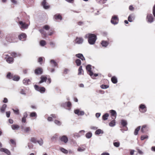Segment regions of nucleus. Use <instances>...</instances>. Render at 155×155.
<instances>
[{
    "label": "nucleus",
    "instance_id": "79ce46f5",
    "mask_svg": "<svg viewBox=\"0 0 155 155\" xmlns=\"http://www.w3.org/2000/svg\"><path fill=\"white\" fill-rule=\"evenodd\" d=\"M54 122L58 126L61 125V122L58 120H55L54 121Z\"/></svg>",
    "mask_w": 155,
    "mask_h": 155
},
{
    "label": "nucleus",
    "instance_id": "f3484780",
    "mask_svg": "<svg viewBox=\"0 0 155 155\" xmlns=\"http://www.w3.org/2000/svg\"><path fill=\"white\" fill-rule=\"evenodd\" d=\"M135 19V16L134 14H131L128 17V21L130 22H132Z\"/></svg>",
    "mask_w": 155,
    "mask_h": 155
},
{
    "label": "nucleus",
    "instance_id": "0eeeda50",
    "mask_svg": "<svg viewBox=\"0 0 155 155\" xmlns=\"http://www.w3.org/2000/svg\"><path fill=\"white\" fill-rule=\"evenodd\" d=\"M6 57L5 58L6 59V61L7 63L9 64H12L13 62L14 59L12 57H8V55H6Z\"/></svg>",
    "mask_w": 155,
    "mask_h": 155
},
{
    "label": "nucleus",
    "instance_id": "49530a36",
    "mask_svg": "<svg viewBox=\"0 0 155 155\" xmlns=\"http://www.w3.org/2000/svg\"><path fill=\"white\" fill-rule=\"evenodd\" d=\"M75 63L77 66H79L81 64V61L80 60L77 59L75 61Z\"/></svg>",
    "mask_w": 155,
    "mask_h": 155
},
{
    "label": "nucleus",
    "instance_id": "338daca9",
    "mask_svg": "<svg viewBox=\"0 0 155 155\" xmlns=\"http://www.w3.org/2000/svg\"><path fill=\"white\" fill-rule=\"evenodd\" d=\"M137 151L138 153L140 155H142L143 154V152L139 149H137Z\"/></svg>",
    "mask_w": 155,
    "mask_h": 155
},
{
    "label": "nucleus",
    "instance_id": "72a5a7b5",
    "mask_svg": "<svg viewBox=\"0 0 155 155\" xmlns=\"http://www.w3.org/2000/svg\"><path fill=\"white\" fill-rule=\"evenodd\" d=\"M10 142L12 145L15 147L16 146V142L15 139H11L10 140Z\"/></svg>",
    "mask_w": 155,
    "mask_h": 155
},
{
    "label": "nucleus",
    "instance_id": "37998d69",
    "mask_svg": "<svg viewBox=\"0 0 155 155\" xmlns=\"http://www.w3.org/2000/svg\"><path fill=\"white\" fill-rule=\"evenodd\" d=\"M103 131L101 129H99L96 130L95 132L96 134L99 135L101 134H103Z\"/></svg>",
    "mask_w": 155,
    "mask_h": 155
},
{
    "label": "nucleus",
    "instance_id": "7c9ffc66",
    "mask_svg": "<svg viewBox=\"0 0 155 155\" xmlns=\"http://www.w3.org/2000/svg\"><path fill=\"white\" fill-rule=\"evenodd\" d=\"M37 138L35 137H32L30 139V141L31 142L35 143H37Z\"/></svg>",
    "mask_w": 155,
    "mask_h": 155
},
{
    "label": "nucleus",
    "instance_id": "bb28decb",
    "mask_svg": "<svg viewBox=\"0 0 155 155\" xmlns=\"http://www.w3.org/2000/svg\"><path fill=\"white\" fill-rule=\"evenodd\" d=\"M6 107L7 105L6 104H4L2 105L0 109V111L2 113H4L5 112Z\"/></svg>",
    "mask_w": 155,
    "mask_h": 155
},
{
    "label": "nucleus",
    "instance_id": "69168bd1",
    "mask_svg": "<svg viewBox=\"0 0 155 155\" xmlns=\"http://www.w3.org/2000/svg\"><path fill=\"white\" fill-rule=\"evenodd\" d=\"M92 76H91V78L93 79H94V78L96 77L98 75V74H94L93 72L92 75Z\"/></svg>",
    "mask_w": 155,
    "mask_h": 155
},
{
    "label": "nucleus",
    "instance_id": "c85d7f7f",
    "mask_svg": "<svg viewBox=\"0 0 155 155\" xmlns=\"http://www.w3.org/2000/svg\"><path fill=\"white\" fill-rule=\"evenodd\" d=\"M30 116L31 117H35V118H36L37 116V114L35 112H33L30 114Z\"/></svg>",
    "mask_w": 155,
    "mask_h": 155
},
{
    "label": "nucleus",
    "instance_id": "bf43d9fd",
    "mask_svg": "<svg viewBox=\"0 0 155 155\" xmlns=\"http://www.w3.org/2000/svg\"><path fill=\"white\" fill-rule=\"evenodd\" d=\"M69 71L70 70L69 69L65 68L64 70V73L65 74H68Z\"/></svg>",
    "mask_w": 155,
    "mask_h": 155
},
{
    "label": "nucleus",
    "instance_id": "aec40b11",
    "mask_svg": "<svg viewBox=\"0 0 155 155\" xmlns=\"http://www.w3.org/2000/svg\"><path fill=\"white\" fill-rule=\"evenodd\" d=\"M75 56L77 58L81 59L82 61L85 60L84 57L83 55L79 53L76 54Z\"/></svg>",
    "mask_w": 155,
    "mask_h": 155
},
{
    "label": "nucleus",
    "instance_id": "ddd939ff",
    "mask_svg": "<svg viewBox=\"0 0 155 155\" xmlns=\"http://www.w3.org/2000/svg\"><path fill=\"white\" fill-rule=\"evenodd\" d=\"M121 125L123 127H125L124 130H127L128 129V128L127 127H126V126L127 124V121L125 120H122L121 121Z\"/></svg>",
    "mask_w": 155,
    "mask_h": 155
},
{
    "label": "nucleus",
    "instance_id": "a878e982",
    "mask_svg": "<svg viewBox=\"0 0 155 155\" xmlns=\"http://www.w3.org/2000/svg\"><path fill=\"white\" fill-rule=\"evenodd\" d=\"M26 37V35L24 33H22L20 35L18 36L19 39L22 40V39L25 38Z\"/></svg>",
    "mask_w": 155,
    "mask_h": 155
},
{
    "label": "nucleus",
    "instance_id": "e433bc0d",
    "mask_svg": "<svg viewBox=\"0 0 155 155\" xmlns=\"http://www.w3.org/2000/svg\"><path fill=\"white\" fill-rule=\"evenodd\" d=\"M109 125L110 127H113L115 125V121L114 120H112L109 124Z\"/></svg>",
    "mask_w": 155,
    "mask_h": 155
},
{
    "label": "nucleus",
    "instance_id": "6e6d98bb",
    "mask_svg": "<svg viewBox=\"0 0 155 155\" xmlns=\"http://www.w3.org/2000/svg\"><path fill=\"white\" fill-rule=\"evenodd\" d=\"M101 88L103 89H107L109 87V86L103 84L101 86Z\"/></svg>",
    "mask_w": 155,
    "mask_h": 155
},
{
    "label": "nucleus",
    "instance_id": "4468645a",
    "mask_svg": "<svg viewBox=\"0 0 155 155\" xmlns=\"http://www.w3.org/2000/svg\"><path fill=\"white\" fill-rule=\"evenodd\" d=\"M43 7L45 9H47L49 8V6L45 0H44L41 3Z\"/></svg>",
    "mask_w": 155,
    "mask_h": 155
},
{
    "label": "nucleus",
    "instance_id": "58836bf2",
    "mask_svg": "<svg viewBox=\"0 0 155 155\" xmlns=\"http://www.w3.org/2000/svg\"><path fill=\"white\" fill-rule=\"evenodd\" d=\"M58 137V135L57 134H55L52 137H51V140L52 141H54V140H56Z\"/></svg>",
    "mask_w": 155,
    "mask_h": 155
},
{
    "label": "nucleus",
    "instance_id": "dca6fc26",
    "mask_svg": "<svg viewBox=\"0 0 155 155\" xmlns=\"http://www.w3.org/2000/svg\"><path fill=\"white\" fill-rule=\"evenodd\" d=\"M23 83L25 85H28L31 84V81L29 79L25 78L23 80Z\"/></svg>",
    "mask_w": 155,
    "mask_h": 155
},
{
    "label": "nucleus",
    "instance_id": "1a4fd4ad",
    "mask_svg": "<svg viewBox=\"0 0 155 155\" xmlns=\"http://www.w3.org/2000/svg\"><path fill=\"white\" fill-rule=\"evenodd\" d=\"M86 69L88 71V74L90 76H92L93 74V72L91 71V66L90 64L87 65L86 67Z\"/></svg>",
    "mask_w": 155,
    "mask_h": 155
},
{
    "label": "nucleus",
    "instance_id": "3c124183",
    "mask_svg": "<svg viewBox=\"0 0 155 155\" xmlns=\"http://www.w3.org/2000/svg\"><path fill=\"white\" fill-rule=\"evenodd\" d=\"M114 146L116 147H118L120 146V143L118 142L114 141L113 143Z\"/></svg>",
    "mask_w": 155,
    "mask_h": 155
},
{
    "label": "nucleus",
    "instance_id": "a18cd8bd",
    "mask_svg": "<svg viewBox=\"0 0 155 155\" xmlns=\"http://www.w3.org/2000/svg\"><path fill=\"white\" fill-rule=\"evenodd\" d=\"M11 36L8 35L6 37V40L8 42H11L12 41V39H11Z\"/></svg>",
    "mask_w": 155,
    "mask_h": 155
},
{
    "label": "nucleus",
    "instance_id": "603ef678",
    "mask_svg": "<svg viewBox=\"0 0 155 155\" xmlns=\"http://www.w3.org/2000/svg\"><path fill=\"white\" fill-rule=\"evenodd\" d=\"M73 136L74 138H78L80 137V135H79L78 133H75L73 134Z\"/></svg>",
    "mask_w": 155,
    "mask_h": 155
},
{
    "label": "nucleus",
    "instance_id": "4c0bfd02",
    "mask_svg": "<svg viewBox=\"0 0 155 155\" xmlns=\"http://www.w3.org/2000/svg\"><path fill=\"white\" fill-rule=\"evenodd\" d=\"M12 79L13 81H18L20 79V77L17 76H13Z\"/></svg>",
    "mask_w": 155,
    "mask_h": 155
},
{
    "label": "nucleus",
    "instance_id": "9b49d317",
    "mask_svg": "<svg viewBox=\"0 0 155 155\" xmlns=\"http://www.w3.org/2000/svg\"><path fill=\"white\" fill-rule=\"evenodd\" d=\"M147 18V21L150 23L152 22L153 21V18L151 14H148Z\"/></svg>",
    "mask_w": 155,
    "mask_h": 155
},
{
    "label": "nucleus",
    "instance_id": "c03bdc74",
    "mask_svg": "<svg viewBox=\"0 0 155 155\" xmlns=\"http://www.w3.org/2000/svg\"><path fill=\"white\" fill-rule=\"evenodd\" d=\"M40 44L41 46H44L46 45V42L45 40H42L40 41Z\"/></svg>",
    "mask_w": 155,
    "mask_h": 155
},
{
    "label": "nucleus",
    "instance_id": "393cba45",
    "mask_svg": "<svg viewBox=\"0 0 155 155\" xmlns=\"http://www.w3.org/2000/svg\"><path fill=\"white\" fill-rule=\"evenodd\" d=\"M108 44V42L106 41L103 40L101 42V45H102V46L103 47H107Z\"/></svg>",
    "mask_w": 155,
    "mask_h": 155
},
{
    "label": "nucleus",
    "instance_id": "7ed1b4c3",
    "mask_svg": "<svg viewBox=\"0 0 155 155\" xmlns=\"http://www.w3.org/2000/svg\"><path fill=\"white\" fill-rule=\"evenodd\" d=\"M34 87L36 90L40 92L41 93H44L45 91V89L44 87H39L37 85H35Z\"/></svg>",
    "mask_w": 155,
    "mask_h": 155
},
{
    "label": "nucleus",
    "instance_id": "0e129e2a",
    "mask_svg": "<svg viewBox=\"0 0 155 155\" xmlns=\"http://www.w3.org/2000/svg\"><path fill=\"white\" fill-rule=\"evenodd\" d=\"M67 102L62 103L61 104V106L63 107H67Z\"/></svg>",
    "mask_w": 155,
    "mask_h": 155
},
{
    "label": "nucleus",
    "instance_id": "4d7b16f0",
    "mask_svg": "<svg viewBox=\"0 0 155 155\" xmlns=\"http://www.w3.org/2000/svg\"><path fill=\"white\" fill-rule=\"evenodd\" d=\"M14 113L16 114H19V110L17 109L16 110H15L14 109H12Z\"/></svg>",
    "mask_w": 155,
    "mask_h": 155
},
{
    "label": "nucleus",
    "instance_id": "ea45409f",
    "mask_svg": "<svg viewBox=\"0 0 155 155\" xmlns=\"http://www.w3.org/2000/svg\"><path fill=\"white\" fill-rule=\"evenodd\" d=\"M60 150L62 153L65 154H67L68 153V151L63 148H61Z\"/></svg>",
    "mask_w": 155,
    "mask_h": 155
},
{
    "label": "nucleus",
    "instance_id": "2eb2a0df",
    "mask_svg": "<svg viewBox=\"0 0 155 155\" xmlns=\"http://www.w3.org/2000/svg\"><path fill=\"white\" fill-rule=\"evenodd\" d=\"M10 54L11 56L14 58L20 57L21 55V54L20 53H16L15 52H11Z\"/></svg>",
    "mask_w": 155,
    "mask_h": 155
},
{
    "label": "nucleus",
    "instance_id": "cd10ccee",
    "mask_svg": "<svg viewBox=\"0 0 155 155\" xmlns=\"http://www.w3.org/2000/svg\"><path fill=\"white\" fill-rule=\"evenodd\" d=\"M37 143L40 146H42L44 143V141L42 138H40L37 140Z\"/></svg>",
    "mask_w": 155,
    "mask_h": 155
},
{
    "label": "nucleus",
    "instance_id": "2f4dec72",
    "mask_svg": "<svg viewBox=\"0 0 155 155\" xmlns=\"http://www.w3.org/2000/svg\"><path fill=\"white\" fill-rule=\"evenodd\" d=\"M109 115L108 113H106L102 116V119L103 120H105L108 119Z\"/></svg>",
    "mask_w": 155,
    "mask_h": 155
},
{
    "label": "nucleus",
    "instance_id": "a211bd4d",
    "mask_svg": "<svg viewBox=\"0 0 155 155\" xmlns=\"http://www.w3.org/2000/svg\"><path fill=\"white\" fill-rule=\"evenodd\" d=\"M141 131L143 133L145 132L148 130V128L146 125H143L141 129Z\"/></svg>",
    "mask_w": 155,
    "mask_h": 155
},
{
    "label": "nucleus",
    "instance_id": "774afa93",
    "mask_svg": "<svg viewBox=\"0 0 155 155\" xmlns=\"http://www.w3.org/2000/svg\"><path fill=\"white\" fill-rule=\"evenodd\" d=\"M153 13L154 17H155V5H154L153 8Z\"/></svg>",
    "mask_w": 155,
    "mask_h": 155
},
{
    "label": "nucleus",
    "instance_id": "f704fd0d",
    "mask_svg": "<svg viewBox=\"0 0 155 155\" xmlns=\"http://www.w3.org/2000/svg\"><path fill=\"white\" fill-rule=\"evenodd\" d=\"M39 31L41 34L43 35L44 37L46 36V33L44 31V29L43 28L42 29H40L39 30Z\"/></svg>",
    "mask_w": 155,
    "mask_h": 155
},
{
    "label": "nucleus",
    "instance_id": "f03ea898",
    "mask_svg": "<svg viewBox=\"0 0 155 155\" xmlns=\"http://www.w3.org/2000/svg\"><path fill=\"white\" fill-rule=\"evenodd\" d=\"M19 24L20 28L21 29H26L28 28L29 25L26 23L25 22H23L21 21L19 22Z\"/></svg>",
    "mask_w": 155,
    "mask_h": 155
},
{
    "label": "nucleus",
    "instance_id": "4be33fe9",
    "mask_svg": "<svg viewBox=\"0 0 155 155\" xmlns=\"http://www.w3.org/2000/svg\"><path fill=\"white\" fill-rule=\"evenodd\" d=\"M41 81H39V83H41L43 82H46L47 78L46 76H41Z\"/></svg>",
    "mask_w": 155,
    "mask_h": 155
},
{
    "label": "nucleus",
    "instance_id": "f8f14e48",
    "mask_svg": "<svg viewBox=\"0 0 155 155\" xmlns=\"http://www.w3.org/2000/svg\"><path fill=\"white\" fill-rule=\"evenodd\" d=\"M35 73L36 74H40L43 72L42 69L41 68H38L35 70Z\"/></svg>",
    "mask_w": 155,
    "mask_h": 155
},
{
    "label": "nucleus",
    "instance_id": "f257e3e1",
    "mask_svg": "<svg viewBox=\"0 0 155 155\" xmlns=\"http://www.w3.org/2000/svg\"><path fill=\"white\" fill-rule=\"evenodd\" d=\"M85 38H88V43L91 45H94L97 40L96 35L94 34L91 33L87 34L85 36Z\"/></svg>",
    "mask_w": 155,
    "mask_h": 155
},
{
    "label": "nucleus",
    "instance_id": "c9c22d12",
    "mask_svg": "<svg viewBox=\"0 0 155 155\" xmlns=\"http://www.w3.org/2000/svg\"><path fill=\"white\" fill-rule=\"evenodd\" d=\"M85 136L87 138L89 139L91 137L92 134L91 132H88L86 134Z\"/></svg>",
    "mask_w": 155,
    "mask_h": 155
},
{
    "label": "nucleus",
    "instance_id": "423d86ee",
    "mask_svg": "<svg viewBox=\"0 0 155 155\" xmlns=\"http://www.w3.org/2000/svg\"><path fill=\"white\" fill-rule=\"evenodd\" d=\"M84 41V39L81 37H77L75 40V43L78 44H82Z\"/></svg>",
    "mask_w": 155,
    "mask_h": 155
},
{
    "label": "nucleus",
    "instance_id": "473e14b6",
    "mask_svg": "<svg viewBox=\"0 0 155 155\" xmlns=\"http://www.w3.org/2000/svg\"><path fill=\"white\" fill-rule=\"evenodd\" d=\"M12 129L13 130H18L19 128V127L17 125L14 124L11 126Z\"/></svg>",
    "mask_w": 155,
    "mask_h": 155
},
{
    "label": "nucleus",
    "instance_id": "13d9d810",
    "mask_svg": "<svg viewBox=\"0 0 155 155\" xmlns=\"http://www.w3.org/2000/svg\"><path fill=\"white\" fill-rule=\"evenodd\" d=\"M85 132V131L84 130H81L78 132L79 135H80V136L84 135V133Z\"/></svg>",
    "mask_w": 155,
    "mask_h": 155
},
{
    "label": "nucleus",
    "instance_id": "412c9836",
    "mask_svg": "<svg viewBox=\"0 0 155 155\" xmlns=\"http://www.w3.org/2000/svg\"><path fill=\"white\" fill-rule=\"evenodd\" d=\"M50 63L53 67H58V64L54 60H51L50 61Z\"/></svg>",
    "mask_w": 155,
    "mask_h": 155
},
{
    "label": "nucleus",
    "instance_id": "a19ab883",
    "mask_svg": "<svg viewBox=\"0 0 155 155\" xmlns=\"http://www.w3.org/2000/svg\"><path fill=\"white\" fill-rule=\"evenodd\" d=\"M83 72V71L82 69V66H80L78 69V74L79 75H81Z\"/></svg>",
    "mask_w": 155,
    "mask_h": 155
},
{
    "label": "nucleus",
    "instance_id": "20e7f679",
    "mask_svg": "<svg viewBox=\"0 0 155 155\" xmlns=\"http://www.w3.org/2000/svg\"><path fill=\"white\" fill-rule=\"evenodd\" d=\"M119 19L117 15H114L111 19V23L114 25L117 24L118 23Z\"/></svg>",
    "mask_w": 155,
    "mask_h": 155
},
{
    "label": "nucleus",
    "instance_id": "864d4df0",
    "mask_svg": "<svg viewBox=\"0 0 155 155\" xmlns=\"http://www.w3.org/2000/svg\"><path fill=\"white\" fill-rule=\"evenodd\" d=\"M50 28V27L48 25H45L43 27V28L46 30H49Z\"/></svg>",
    "mask_w": 155,
    "mask_h": 155
},
{
    "label": "nucleus",
    "instance_id": "de8ad7c7",
    "mask_svg": "<svg viewBox=\"0 0 155 155\" xmlns=\"http://www.w3.org/2000/svg\"><path fill=\"white\" fill-rule=\"evenodd\" d=\"M20 93L21 94L23 95H24V96H25L26 95V93L25 92V90H24V89H20Z\"/></svg>",
    "mask_w": 155,
    "mask_h": 155
},
{
    "label": "nucleus",
    "instance_id": "09e8293b",
    "mask_svg": "<svg viewBox=\"0 0 155 155\" xmlns=\"http://www.w3.org/2000/svg\"><path fill=\"white\" fill-rule=\"evenodd\" d=\"M85 150V148L84 147H79L78 149V151L79 152H83Z\"/></svg>",
    "mask_w": 155,
    "mask_h": 155
},
{
    "label": "nucleus",
    "instance_id": "052dcab7",
    "mask_svg": "<svg viewBox=\"0 0 155 155\" xmlns=\"http://www.w3.org/2000/svg\"><path fill=\"white\" fill-rule=\"evenodd\" d=\"M28 148L30 149H32L33 146V145L31 143H28Z\"/></svg>",
    "mask_w": 155,
    "mask_h": 155
},
{
    "label": "nucleus",
    "instance_id": "39448f33",
    "mask_svg": "<svg viewBox=\"0 0 155 155\" xmlns=\"http://www.w3.org/2000/svg\"><path fill=\"white\" fill-rule=\"evenodd\" d=\"M60 140L65 143H68V139L66 135H63L59 137Z\"/></svg>",
    "mask_w": 155,
    "mask_h": 155
},
{
    "label": "nucleus",
    "instance_id": "5701e85b",
    "mask_svg": "<svg viewBox=\"0 0 155 155\" xmlns=\"http://www.w3.org/2000/svg\"><path fill=\"white\" fill-rule=\"evenodd\" d=\"M110 113L111 114L112 117H114L115 119L117 116V113L116 111L114 110H111L110 111Z\"/></svg>",
    "mask_w": 155,
    "mask_h": 155
},
{
    "label": "nucleus",
    "instance_id": "5fc2aeb1",
    "mask_svg": "<svg viewBox=\"0 0 155 155\" xmlns=\"http://www.w3.org/2000/svg\"><path fill=\"white\" fill-rule=\"evenodd\" d=\"M148 138V136L147 135H142L141 137V140H143L146 139H147Z\"/></svg>",
    "mask_w": 155,
    "mask_h": 155
},
{
    "label": "nucleus",
    "instance_id": "680f3d73",
    "mask_svg": "<svg viewBox=\"0 0 155 155\" xmlns=\"http://www.w3.org/2000/svg\"><path fill=\"white\" fill-rule=\"evenodd\" d=\"M80 110L79 109H76L74 110V113L78 115V114L80 113Z\"/></svg>",
    "mask_w": 155,
    "mask_h": 155
},
{
    "label": "nucleus",
    "instance_id": "9d476101",
    "mask_svg": "<svg viewBox=\"0 0 155 155\" xmlns=\"http://www.w3.org/2000/svg\"><path fill=\"white\" fill-rule=\"evenodd\" d=\"M21 128L23 131L25 133H28L31 130V129L30 127H22Z\"/></svg>",
    "mask_w": 155,
    "mask_h": 155
},
{
    "label": "nucleus",
    "instance_id": "6e6552de",
    "mask_svg": "<svg viewBox=\"0 0 155 155\" xmlns=\"http://www.w3.org/2000/svg\"><path fill=\"white\" fill-rule=\"evenodd\" d=\"M139 110L142 113H144L147 111V108L145 105L141 104L139 107Z\"/></svg>",
    "mask_w": 155,
    "mask_h": 155
},
{
    "label": "nucleus",
    "instance_id": "c756f323",
    "mask_svg": "<svg viewBox=\"0 0 155 155\" xmlns=\"http://www.w3.org/2000/svg\"><path fill=\"white\" fill-rule=\"evenodd\" d=\"M111 80L114 84H116L117 82V78L115 76L111 78Z\"/></svg>",
    "mask_w": 155,
    "mask_h": 155
},
{
    "label": "nucleus",
    "instance_id": "e2e57ef3",
    "mask_svg": "<svg viewBox=\"0 0 155 155\" xmlns=\"http://www.w3.org/2000/svg\"><path fill=\"white\" fill-rule=\"evenodd\" d=\"M55 33V31H50L48 32V35L50 36L52 35L53 34H54Z\"/></svg>",
    "mask_w": 155,
    "mask_h": 155
},
{
    "label": "nucleus",
    "instance_id": "8fccbe9b",
    "mask_svg": "<svg viewBox=\"0 0 155 155\" xmlns=\"http://www.w3.org/2000/svg\"><path fill=\"white\" fill-rule=\"evenodd\" d=\"M13 75L10 72H8L7 75V77L8 79H12L13 77Z\"/></svg>",
    "mask_w": 155,
    "mask_h": 155
},
{
    "label": "nucleus",
    "instance_id": "b1692460",
    "mask_svg": "<svg viewBox=\"0 0 155 155\" xmlns=\"http://www.w3.org/2000/svg\"><path fill=\"white\" fill-rule=\"evenodd\" d=\"M54 18L56 20L59 19L61 21L62 20V16L59 14L55 15L54 16Z\"/></svg>",
    "mask_w": 155,
    "mask_h": 155
},
{
    "label": "nucleus",
    "instance_id": "6ab92c4d",
    "mask_svg": "<svg viewBox=\"0 0 155 155\" xmlns=\"http://www.w3.org/2000/svg\"><path fill=\"white\" fill-rule=\"evenodd\" d=\"M0 151L4 152L8 155H9L11 153L10 151L8 150L5 148H1L0 149Z\"/></svg>",
    "mask_w": 155,
    "mask_h": 155
}]
</instances>
